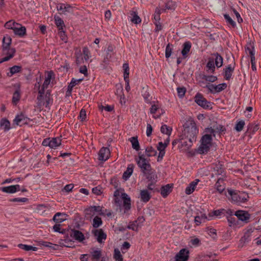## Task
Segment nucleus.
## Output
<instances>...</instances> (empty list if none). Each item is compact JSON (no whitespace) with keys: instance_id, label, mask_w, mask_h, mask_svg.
<instances>
[{"instance_id":"obj_54","label":"nucleus","mask_w":261,"mask_h":261,"mask_svg":"<svg viewBox=\"0 0 261 261\" xmlns=\"http://www.w3.org/2000/svg\"><path fill=\"white\" fill-rule=\"evenodd\" d=\"M224 17L228 23L230 24L233 27L236 26V22L231 19L228 14H225L224 15Z\"/></svg>"},{"instance_id":"obj_12","label":"nucleus","mask_w":261,"mask_h":261,"mask_svg":"<svg viewBox=\"0 0 261 261\" xmlns=\"http://www.w3.org/2000/svg\"><path fill=\"white\" fill-rule=\"evenodd\" d=\"M35 87H38V93H39V95L38 96L37 98V105L40 107L41 108L42 106H44V104H45V102L44 100H42V98L43 97V95L44 94V89L45 88H44L43 87H42L41 89L40 88V84H39V83H38V84H35Z\"/></svg>"},{"instance_id":"obj_3","label":"nucleus","mask_w":261,"mask_h":261,"mask_svg":"<svg viewBox=\"0 0 261 261\" xmlns=\"http://www.w3.org/2000/svg\"><path fill=\"white\" fill-rule=\"evenodd\" d=\"M198 133V130L195 123H191L186 126L182 131V136L192 140H196V136Z\"/></svg>"},{"instance_id":"obj_7","label":"nucleus","mask_w":261,"mask_h":261,"mask_svg":"<svg viewBox=\"0 0 261 261\" xmlns=\"http://www.w3.org/2000/svg\"><path fill=\"white\" fill-rule=\"evenodd\" d=\"M92 233L99 243H103L107 239V234L102 229H93L92 230Z\"/></svg>"},{"instance_id":"obj_44","label":"nucleus","mask_w":261,"mask_h":261,"mask_svg":"<svg viewBox=\"0 0 261 261\" xmlns=\"http://www.w3.org/2000/svg\"><path fill=\"white\" fill-rule=\"evenodd\" d=\"M20 90L19 89L16 90L13 94L12 97V102L14 104L16 105L20 99Z\"/></svg>"},{"instance_id":"obj_40","label":"nucleus","mask_w":261,"mask_h":261,"mask_svg":"<svg viewBox=\"0 0 261 261\" xmlns=\"http://www.w3.org/2000/svg\"><path fill=\"white\" fill-rule=\"evenodd\" d=\"M172 130V128L166 124L162 125L161 127V133L167 135L168 136H170L171 135Z\"/></svg>"},{"instance_id":"obj_9","label":"nucleus","mask_w":261,"mask_h":261,"mask_svg":"<svg viewBox=\"0 0 261 261\" xmlns=\"http://www.w3.org/2000/svg\"><path fill=\"white\" fill-rule=\"evenodd\" d=\"M234 215L240 220L245 223H248L250 218V215L247 212L244 211H237L236 212Z\"/></svg>"},{"instance_id":"obj_56","label":"nucleus","mask_w":261,"mask_h":261,"mask_svg":"<svg viewBox=\"0 0 261 261\" xmlns=\"http://www.w3.org/2000/svg\"><path fill=\"white\" fill-rule=\"evenodd\" d=\"M83 53L85 60L87 61L90 57V53L88 47H84L83 49Z\"/></svg>"},{"instance_id":"obj_58","label":"nucleus","mask_w":261,"mask_h":261,"mask_svg":"<svg viewBox=\"0 0 261 261\" xmlns=\"http://www.w3.org/2000/svg\"><path fill=\"white\" fill-rule=\"evenodd\" d=\"M160 110V107L158 104H153L151 106L150 110V112L151 114H155L156 112Z\"/></svg>"},{"instance_id":"obj_62","label":"nucleus","mask_w":261,"mask_h":261,"mask_svg":"<svg viewBox=\"0 0 261 261\" xmlns=\"http://www.w3.org/2000/svg\"><path fill=\"white\" fill-rule=\"evenodd\" d=\"M11 202H25L28 201V199L27 198H14L10 200Z\"/></svg>"},{"instance_id":"obj_47","label":"nucleus","mask_w":261,"mask_h":261,"mask_svg":"<svg viewBox=\"0 0 261 261\" xmlns=\"http://www.w3.org/2000/svg\"><path fill=\"white\" fill-rule=\"evenodd\" d=\"M114 258L117 261H123V257L119 250L117 248L114 250Z\"/></svg>"},{"instance_id":"obj_4","label":"nucleus","mask_w":261,"mask_h":261,"mask_svg":"<svg viewBox=\"0 0 261 261\" xmlns=\"http://www.w3.org/2000/svg\"><path fill=\"white\" fill-rule=\"evenodd\" d=\"M212 138L210 134H205L201 139V144L199 148L200 153H204L207 152L210 149L211 145Z\"/></svg>"},{"instance_id":"obj_33","label":"nucleus","mask_w":261,"mask_h":261,"mask_svg":"<svg viewBox=\"0 0 261 261\" xmlns=\"http://www.w3.org/2000/svg\"><path fill=\"white\" fill-rule=\"evenodd\" d=\"M129 141L132 143V147L136 151L140 150V147L137 137H133L129 139Z\"/></svg>"},{"instance_id":"obj_52","label":"nucleus","mask_w":261,"mask_h":261,"mask_svg":"<svg viewBox=\"0 0 261 261\" xmlns=\"http://www.w3.org/2000/svg\"><path fill=\"white\" fill-rule=\"evenodd\" d=\"M175 2L171 0H168L166 4L165 7L168 10H174L175 8Z\"/></svg>"},{"instance_id":"obj_30","label":"nucleus","mask_w":261,"mask_h":261,"mask_svg":"<svg viewBox=\"0 0 261 261\" xmlns=\"http://www.w3.org/2000/svg\"><path fill=\"white\" fill-rule=\"evenodd\" d=\"M215 64H214V58L210 57L208 59V62L206 64V68L207 71L211 73H214L215 70Z\"/></svg>"},{"instance_id":"obj_61","label":"nucleus","mask_w":261,"mask_h":261,"mask_svg":"<svg viewBox=\"0 0 261 261\" xmlns=\"http://www.w3.org/2000/svg\"><path fill=\"white\" fill-rule=\"evenodd\" d=\"M251 57H250L251 59V68L253 71H255L256 70V66H255V56H254L251 53Z\"/></svg>"},{"instance_id":"obj_45","label":"nucleus","mask_w":261,"mask_h":261,"mask_svg":"<svg viewBox=\"0 0 261 261\" xmlns=\"http://www.w3.org/2000/svg\"><path fill=\"white\" fill-rule=\"evenodd\" d=\"M15 51H16V50H15V48H12V49L10 50L11 54L10 55L6 56V57L2 58L0 61V63L4 62L9 61L10 59L12 58L13 57V56H14Z\"/></svg>"},{"instance_id":"obj_42","label":"nucleus","mask_w":261,"mask_h":261,"mask_svg":"<svg viewBox=\"0 0 261 261\" xmlns=\"http://www.w3.org/2000/svg\"><path fill=\"white\" fill-rule=\"evenodd\" d=\"M222 183H223V180L219 178L215 184V187L220 193H221L225 189V187L221 185Z\"/></svg>"},{"instance_id":"obj_34","label":"nucleus","mask_w":261,"mask_h":261,"mask_svg":"<svg viewBox=\"0 0 261 261\" xmlns=\"http://www.w3.org/2000/svg\"><path fill=\"white\" fill-rule=\"evenodd\" d=\"M61 144V140L59 138H50V145L51 148H56Z\"/></svg>"},{"instance_id":"obj_59","label":"nucleus","mask_w":261,"mask_h":261,"mask_svg":"<svg viewBox=\"0 0 261 261\" xmlns=\"http://www.w3.org/2000/svg\"><path fill=\"white\" fill-rule=\"evenodd\" d=\"M177 91L178 96L179 97L181 98L185 95L186 90L184 87H182V88L179 87V88H177Z\"/></svg>"},{"instance_id":"obj_57","label":"nucleus","mask_w":261,"mask_h":261,"mask_svg":"<svg viewBox=\"0 0 261 261\" xmlns=\"http://www.w3.org/2000/svg\"><path fill=\"white\" fill-rule=\"evenodd\" d=\"M172 49L171 47L170 44L169 43L167 44L165 50V57L167 58H169L172 54Z\"/></svg>"},{"instance_id":"obj_28","label":"nucleus","mask_w":261,"mask_h":261,"mask_svg":"<svg viewBox=\"0 0 261 261\" xmlns=\"http://www.w3.org/2000/svg\"><path fill=\"white\" fill-rule=\"evenodd\" d=\"M12 39L10 36H7L4 37L3 39V50H6L7 48H10Z\"/></svg>"},{"instance_id":"obj_37","label":"nucleus","mask_w":261,"mask_h":261,"mask_svg":"<svg viewBox=\"0 0 261 261\" xmlns=\"http://www.w3.org/2000/svg\"><path fill=\"white\" fill-rule=\"evenodd\" d=\"M55 23L58 27L59 30H63V28L65 27L63 20L59 16H55Z\"/></svg>"},{"instance_id":"obj_27","label":"nucleus","mask_w":261,"mask_h":261,"mask_svg":"<svg viewBox=\"0 0 261 261\" xmlns=\"http://www.w3.org/2000/svg\"><path fill=\"white\" fill-rule=\"evenodd\" d=\"M134 165L133 164H129L126 168V171L123 173V178L127 180L132 174L133 172Z\"/></svg>"},{"instance_id":"obj_6","label":"nucleus","mask_w":261,"mask_h":261,"mask_svg":"<svg viewBox=\"0 0 261 261\" xmlns=\"http://www.w3.org/2000/svg\"><path fill=\"white\" fill-rule=\"evenodd\" d=\"M85 214L87 216H93L96 214L100 215H105V213L102 210V207L100 206H91L85 210Z\"/></svg>"},{"instance_id":"obj_16","label":"nucleus","mask_w":261,"mask_h":261,"mask_svg":"<svg viewBox=\"0 0 261 261\" xmlns=\"http://www.w3.org/2000/svg\"><path fill=\"white\" fill-rule=\"evenodd\" d=\"M235 63L233 61V64H230L227 66L224 70V76L226 80L230 79L232 73L233 72L234 68Z\"/></svg>"},{"instance_id":"obj_31","label":"nucleus","mask_w":261,"mask_h":261,"mask_svg":"<svg viewBox=\"0 0 261 261\" xmlns=\"http://www.w3.org/2000/svg\"><path fill=\"white\" fill-rule=\"evenodd\" d=\"M130 15L132 16L130 19L132 22L135 24H138L141 23V19L138 15V13L136 11H131L130 12Z\"/></svg>"},{"instance_id":"obj_41","label":"nucleus","mask_w":261,"mask_h":261,"mask_svg":"<svg viewBox=\"0 0 261 261\" xmlns=\"http://www.w3.org/2000/svg\"><path fill=\"white\" fill-rule=\"evenodd\" d=\"M21 68L22 67L20 66L15 65L12 66V67L10 68V74H9V73H8V75L9 76H11L12 75L15 73L20 72L21 70Z\"/></svg>"},{"instance_id":"obj_53","label":"nucleus","mask_w":261,"mask_h":261,"mask_svg":"<svg viewBox=\"0 0 261 261\" xmlns=\"http://www.w3.org/2000/svg\"><path fill=\"white\" fill-rule=\"evenodd\" d=\"M114 47L111 45H110L107 47L106 52H107V55H106V58L107 59H109L111 58L112 54L113 52Z\"/></svg>"},{"instance_id":"obj_49","label":"nucleus","mask_w":261,"mask_h":261,"mask_svg":"<svg viewBox=\"0 0 261 261\" xmlns=\"http://www.w3.org/2000/svg\"><path fill=\"white\" fill-rule=\"evenodd\" d=\"M165 10H161L159 8H156L155 10L154 14V19L155 22H159L160 20V14L162 11H164Z\"/></svg>"},{"instance_id":"obj_18","label":"nucleus","mask_w":261,"mask_h":261,"mask_svg":"<svg viewBox=\"0 0 261 261\" xmlns=\"http://www.w3.org/2000/svg\"><path fill=\"white\" fill-rule=\"evenodd\" d=\"M90 255L93 261H98L101 257L102 252L100 249H91Z\"/></svg>"},{"instance_id":"obj_5","label":"nucleus","mask_w":261,"mask_h":261,"mask_svg":"<svg viewBox=\"0 0 261 261\" xmlns=\"http://www.w3.org/2000/svg\"><path fill=\"white\" fill-rule=\"evenodd\" d=\"M195 102L204 109H208L211 106V102L208 101L201 94L197 93L194 97Z\"/></svg>"},{"instance_id":"obj_38","label":"nucleus","mask_w":261,"mask_h":261,"mask_svg":"<svg viewBox=\"0 0 261 261\" xmlns=\"http://www.w3.org/2000/svg\"><path fill=\"white\" fill-rule=\"evenodd\" d=\"M102 224V221L99 217L96 216L93 219L92 226L94 228H97Z\"/></svg>"},{"instance_id":"obj_23","label":"nucleus","mask_w":261,"mask_h":261,"mask_svg":"<svg viewBox=\"0 0 261 261\" xmlns=\"http://www.w3.org/2000/svg\"><path fill=\"white\" fill-rule=\"evenodd\" d=\"M212 58H214L215 65L219 68L223 65V58L218 53L212 55Z\"/></svg>"},{"instance_id":"obj_8","label":"nucleus","mask_w":261,"mask_h":261,"mask_svg":"<svg viewBox=\"0 0 261 261\" xmlns=\"http://www.w3.org/2000/svg\"><path fill=\"white\" fill-rule=\"evenodd\" d=\"M189 251L187 249H182L175 255V261H187L189 258Z\"/></svg>"},{"instance_id":"obj_24","label":"nucleus","mask_w":261,"mask_h":261,"mask_svg":"<svg viewBox=\"0 0 261 261\" xmlns=\"http://www.w3.org/2000/svg\"><path fill=\"white\" fill-rule=\"evenodd\" d=\"M172 185L167 184L163 186L161 189V194L163 197H167L172 191Z\"/></svg>"},{"instance_id":"obj_48","label":"nucleus","mask_w":261,"mask_h":261,"mask_svg":"<svg viewBox=\"0 0 261 261\" xmlns=\"http://www.w3.org/2000/svg\"><path fill=\"white\" fill-rule=\"evenodd\" d=\"M245 121L244 120H240L236 124L235 126V129L237 132H241L243 128H244V126L245 125Z\"/></svg>"},{"instance_id":"obj_2","label":"nucleus","mask_w":261,"mask_h":261,"mask_svg":"<svg viewBox=\"0 0 261 261\" xmlns=\"http://www.w3.org/2000/svg\"><path fill=\"white\" fill-rule=\"evenodd\" d=\"M145 155L141 153H139L138 158L136 159V161L138 167L140 168L142 173L150 171L152 169L149 161L145 159Z\"/></svg>"},{"instance_id":"obj_17","label":"nucleus","mask_w":261,"mask_h":261,"mask_svg":"<svg viewBox=\"0 0 261 261\" xmlns=\"http://www.w3.org/2000/svg\"><path fill=\"white\" fill-rule=\"evenodd\" d=\"M14 33L15 35L20 37H23L26 34V28L21 24L18 23L14 28Z\"/></svg>"},{"instance_id":"obj_64","label":"nucleus","mask_w":261,"mask_h":261,"mask_svg":"<svg viewBox=\"0 0 261 261\" xmlns=\"http://www.w3.org/2000/svg\"><path fill=\"white\" fill-rule=\"evenodd\" d=\"M130 246V244L128 242H124L122 244L121 250L123 253H124V250H127Z\"/></svg>"},{"instance_id":"obj_20","label":"nucleus","mask_w":261,"mask_h":261,"mask_svg":"<svg viewBox=\"0 0 261 261\" xmlns=\"http://www.w3.org/2000/svg\"><path fill=\"white\" fill-rule=\"evenodd\" d=\"M121 197L123 200V206L126 211H128L130 208V198L125 193L121 194Z\"/></svg>"},{"instance_id":"obj_22","label":"nucleus","mask_w":261,"mask_h":261,"mask_svg":"<svg viewBox=\"0 0 261 261\" xmlns=\"http://www.w3.org/2000/svg\"><path fill=\"white\" fill-rule=\"evenodd\" d=\"M199 181V180L198 179H195V180L191 182L188 187L186 188L185 192L187 194L189 195L193 192L194 191L196 186H197L198 182Z\"/></svg>"},{"instance_id":"obj_21","label":"nucleus","mask_w":261,"mask_h":261,"mask_svg":"<svg viewBox=\"0 0 261 261\" xmlns=\"http://www.w3.org/2000/svg\"><path fill=\"white\" fill-rule=\"evenodd\" d=\"M141 200L144 202H147L151 198L150 193L147 190L140 191V193Z\"/></svg>"},{"instance_id":"obj_60","label":"nucleus","mask_w":261,"mask_h":261,"mask_svg":"<svg viewBox=\"0 0 261 261\" xmlns=\"http://www.w3.org/2000/svg\"><path fill=\"white\" fill-rule=\"evenodd\" d=\"M59 31V35L61 40L64 42H67V38L66 35H65V32L63 31V30Z\"/></svg>"},{"instance_id":"obj_14","label":"nucleus","mask_w":261,"mask_h":261,"mask_svg":"<svg viewBox=\"0 0 261 261\" xmlns=\"http://www.w3.org/2000/svg\"><path fill=\"white\" fill-rule=\"evenodd\" d=\"M70 236L72 238L79 242H81L85 240V236L84 234L81 231L77 230H71Z\"/></svg>"},{"instance_id":"obj_55","label":"nucleus","mask_w":261,"mask_h":261,"mask_svg":"<svg viewBox=\"0 0 261 261\" xmlns=\"http://www.w3.org/2000/svg\"><path fill=\"white\" fill-rule=\"evenodd\" d=\"M227 87V85L225 83L218 84L215 86V89L216 92H220L224 90Z\"/></svg>"},{"instance_id":"obj_15","label":"nucleus","mask_w":261,"mask_h":261,"mask_svg":"<svg viewBox=\"0 0 261 261\" xmlns=\"http://www.w3.org/2000/svg\"><path fill=\"white\" fill-rule=\"evenodd\" d=\"M98 159L100 161H106L110 154V151L108 148L102 147L100 149L99 152Z\"/></svg>"},{"instance_id":"obj_39","label":"nucleus","mask_w":261,"mask_h":261,"mask_svg":"<svg viewBox=\"0 0 261 261\" xmlns=\"http://www.w3.org/2000/svg\"><path fill=\"white\" fill-rule=\"evenodd\" d=\"M18 247L19 248H21L25 251H30L33 250L34 251H36L38 250V248L36 247H33L31 245H25V244H19L18 245Z\"/></svg>"},{"instance_id":"obj_19","label":"nucleus","mask_w":261,"mask_h":261,"mask_svg":"<svg viewBox=\"0 0 261 261\" xmlns=\"http://www.w3.org/2000/svg\"><path fill=\"white\" fill-rule=\"evenodd\" d=\"M143 174L149 181L152 182H155L156 181L157 175L155 171L152 169H150V171L145 172Z\"/></svg>"},{"instance_id":"obj_11","label":"nucleus","mask_w":261,"mask_h":261,"mask_svg":"<svg viewBox=\"0 0 261 261\" xmlns=\"http://www.w3.org/2000/svg\"><path fill=\"white\" fill-rule=\"evenodd\" d=\"M213 175H222L224 172V169L223 165L220 163H216L213 165Z\"/></svg>"},{"instance_id":"obj_35","label":"nucleus","mask_w":261,"mask_h":261,"mask_svg":"<svg viewBox=\"0 0 261 261\" xmlns=\"http://www.w3.org/2000/svg\"><path fill=\"white\" fill-rule=\"evenodd\" d=\"M1 127L4 129L5 132L8 131L10 128V123L6 119H2L0 122Z\"/></svg>"},{"instance_id":"obj_26","label":"nucleus","mask_w":261,"mask_h":261,"mask_svg":"<svg viewBox=\"0 0 261 261\" xmlns=\"http://www.w3.org/2000/svg\"><path fill=\"white\" fill-rule=\"evenodd\" d=\"M191 47V43L189 41L186 42L183 44V48L181 53L184 58L187 57V55L190 51Z\"/></svg>"},{"instance_id":"obj_32","label":"nucleus","mask_w":261,"mask_h":261,"mask_svg":"<svg viewBox=\"0 0 261 261\" xmlns=\"http://www.w3.org/2000/svg\"><path fill=\"white\" fill-rule=\"evenodd\" d=\"M157 154L156 150L152 146H149L146 147L145 148V156L148 157L153 156L156 155Z\"/></svg>"},{"instance_id":"obj_63","label":"nucleus","mask_w":261,"mask_h":261,"mask_svg":"<svg viewBox=\"0 0 261 261\" xmlns=\"http://www.w3.org/2000/svg\"><path fill=\"white\" fill-rule=\"evenodd\" d=\"M166 148V145H165L162 142H160L158 143L157 149L159 152H165V149Z\"/></svg>"},{"instance_id":"obj_25","label":"nucleus","mask_w":261,"mask_h":261,"mask_svg":"<svg viewBox=\"0 0 261 261\" xmlns=\"http://www.w3.org/2000/svg\"><path fill=\"white\" fill-rule=\"evenodd\" d=\"M66 220V215L64 213H56L54 217L53 220L57 223H60Z\"/></svg>"},{"instance_id":"obj_29","label":"nucleus","mask_w":261,"mask_h":261,"mask_svg":"<svg viewBox=\"0 0 261 261\" xmlns=\"http://www.w3.org/2000/svg\"><path fill=\"white\" fill-rule=\"evenodd\" d=\"M57 9L58 11H62L63 13L71 12V7L68 4H60L57 6Z\"/></svg>"},{"instance_id":"obj_46","label":"nucleus","mask_w":261,"mask_h":261,"mask_svg":"<svg viewBox=\"0 0 261 261\" xmlns=\"http://www.w3.org/2000/svg\"><path fill=\"white\" fill-rule=\"evenodd\" d=\"M139 227V224L138 223V221H135L130 223L127 227L128 229H132L133 230L137 231L138 227Z\"/></svg>"},{"instance_id":"obj_43","label":"nucleus","mask_w":261,"mask_h":261,"mask_svg":"<svg viewBox=\"0 0 261 261\" xmlns=\"http://www.w3.org/2000/svg\"><path fill=\"white\" fill-rule=\"evenodd\" d=\"M17 24L18 23L16 22L14 20H10L5 23V27L8 29H11L14 31V28Z\"/></svg>"},{"instance_id":"obj_50","label":"nucleus","mask_w":261,"mask_h":261,"mask_svg":"<svg viewBox=\"0 0 261 261\" xmlns=\"http://www.w3.org/2000/svg\"><path fill=\"white\" fill-rule=\"evenodd\" d=\"M123 68L124 69V79L129 78V66L128 63H124L123 65Z\"/></svg>"},{"instance_id":"obj_36","label":"nucleus","mask_w":261,"mask_h":261,"mask_svg":"<svg viewBox=\"0 0 261 261\" xmlns=\"http://www.w3.org/2000/svg\"><path fill=\"white\" fill-rule=\"evenodd\" d=\"M200 78L206 82L213 83L217 80V77L214 75H206L202 74L200 75Z\"/></svg>"},{"instance_id":"obj_13","label":"nucleus","mask_w":261,"mask_h":261,"mask_svg":"<svg viewBox=\"0 0 261 261\" xmlns=\"http://www.w3.org/2000/svg\"><path fill=\"white\" fill-rule=\"evenodd\" d=\"M0 191L9 194H13L17 191H20V186L19 185H15L8 187H1Z\"/></svg>"},{"instance_id":"obj_51","label":"nucleus","mask_w":261,"mask_h":261,"mask_svg":"<svg viewBox=\"0 0 261 261\" xmlns=\"http://www.w3.org/2000/svg\"><path fill=\"white\" fill-rule=\"evenodd\" d=\"M46 206L44 204H39L36 207V211L38 213L41 215L43 214L46 212Z\"/></svg>"},{"instance_id":"obj_10","label":"nucleus","mask_w":261,"mask_h":261,"mask_svg":"<svg viewBox=\"0 0 261 261\" xmlns=\"http://www.w3.org/2000/svg\"><path fill=\"white\" fill-rule=\"evenodd\" d=\"M195 141L182 136L180 140L181 147L185 150H188L191 147L193 142Z\"/></svg>"},{"instance_id":"obj_1","label":"nucleus","mask_w":261,"mask_h":261,"mask_svg":"<svg viewBox=\"0 0 261 261\" xmlns=\"http://www.w3.org/2000/svg\"><path fill=\"white\" fill-rule=\"evenodd\" d=\"M226 196L229 200L234 203L245 202L247 200L248 196L247 194L243 193H238L236 191L232 190H228L227 194Z\"/></svg>"}]
</instances>
